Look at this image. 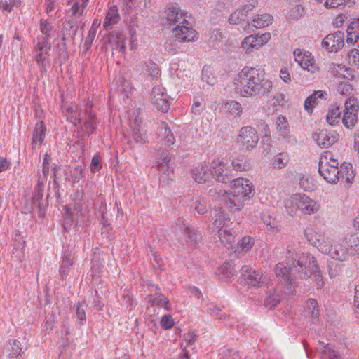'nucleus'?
I'll use <instances>...</instances> for the list:
<instances>
[{"mask_svg":"<svg viewBox=\"0 0 359 359\" xmlns=\"http://www.w3.org/2000/svg\"><path fill=\"white\" fill-rule=\"evenodd\" d=\"M96 32L94 31L93 29H90L88 31V34L86 38L84 46L86 47V50H88L91 46L92 43L95 38Z\"/></svg>","mask_w":359,"mask_h":359,"instance_id":"obj_61","label":"nucleus"},{"mask_svg":"<svg viewBox=\"0 0 359 359\" xmlns=\"http://www.w3.org/2000/svg\"><path fill=\"white\" fill-rule=\"evenodd\" d=\"M351 0H326L325 6L327 8H335L341 5H346Z\"/></svg>","mask_w":359,"mask_h":359,"instance_id":"obj_54","label":"nucleus"},{"mask_svg":"<svg viewBox=\"0 0 359 359\" xmlns=\"http://www.w3.org/2000/svg\"><path fill=\"white\" fill-rule=\"evenodd\" d=\"M291 203L297 209L309 215L314 214L319 209V205L305 194H297L291 197Z\"/></svg>","mask_w":359,"mask_h":359,"instance_id":"obj_9","label":"nucleus"},{"mask_svg":"<svg viewBox=\"0 0 359 359\" xmlns=\"http://www.w3.org/2000/svg\"><path fill=\"white\" fill-rule=\"evenodd\" d=\"M276 124L280 135H281L283 138L286 137L289 131L288 123L286 117L280 115L277 118Z\"/></svg>","mask_w":359,"mask_h":359,"instance_id":"obj_39","label":"nucleus"},{"mask_svg":"<svg viewBox=\"0 0 359 359\" xmlns=\"http://www.w3.org/2000/svg\"><path fill=\"white\" fill-rule=\"evenodd\" d=\"M295 60L305 70L311 74H315L319 71V67L316 64L313 57L310 53H302L299 49L294 51Z\"/></svg>","mask_w":359,"mask_h":359,"instance_id":"obj_14","label":"nucleus"},{"mask_svg":"<svg viewBox=\"0 0 359 359\" xmlns=\"http://www.w3.org/2000/svg\"><path fill=\"white\" fill-rule=\"evenodd\" d=\"M215 215L213 217V225L219 229H225L224 227L227 226L229 217L225 212L220 208L214 210Z\"/></svg>","mask_w":359,"mask_h":359,"instance_id":"obj_29","label":"nucleus"},{"mask_svg":"<svg viewBox=\"0 0 359 359\" xmlns=\"http://www.w3.org/2000/svg\"><path fill=\"white\" fill-rule=\"evenodd\" d=\"M83 177V168L79 165L74 168V172L72 174V181L74 183L78 182Z\"/></svg>","mask_w":359,"mask_h":359,"instance_id":"obj_57","label":"nucleus"},{"mask_svg":"<svg viewBox=\"0 0 359 359\" xmlns=\"http://www.w3.org/2000/svg\"><path fill=\"white\" fill-rule=\"evenodd\" d=\"M358 121V112L344 113L342 123L347 128H352Z\"/></svg>","mask_w":359,"mask_h":359,"instance_id":"obj_41","label":"nucleus"},{"mask_svg":"<svg viewBox=\"0 0 359 359\" xmlns=\"http://www.w3.org/2000/svg\"><path fill=\"white\" fill-rule=\"evenodd\" d=\"M241 276L248 285L259 287L263 283L262 275L250 268L249 266H243L241 269Z\"/></svg>","mask_w":359,"mask_h":359,"instance_id":"obj_16","label":"nucleus"},{"mask_svg":"<svg viewBox=\"0 0 359 359\" xmlns=\"http://www.w3.org/2000/svg\"><path fill=\"white\" fill-rule=\"evenodd\" d=\"M262 219L264 224L268 227L269 230H274L278 228V221L272 217V216L267 213H263L262 215Z\"/></svg>","mask_w":359,"mask_h":359,"instance_id":"obj_46","label":"nucleus"},{"mask_svg":"<svg viewBox=\"0 0 359 359\" xmlns=\"http://www.w3.org/2000/svg\"><path fill=\"white\" fill-rule=\"evenodd\" d=\"M304 233L309 242L316 246L320 252L325 254H328L330 252L332 245L330 241L325 238L324 236L314 232L311 229H306Z\"/></svg>","mask_w":359,"mask_h":359,"instance_id":"obj_12","label":"nucleus"},{"mask_svg":"<svg viewBox=\"0 0 359 359\" xmlns=\"http://www.w3.org/2000/svg\"><path fill=\"white\" fill-rule=\"evenodd\" d=\"M75 262V255L69 250H65L63 256L62 264L60 266V276L62 278L67 276L69 272V268L74 264Z\"/></svg>","mask_w":359,"mask_h":359,"instance_id":"obj_24","label":"nucleus"},{"mask_svg":"<svg viewBox=\"0 0 359 359\" xmlns=\"http://www.w3.org/2000/svg\"><path fill=\"white\" fill-rule=\"evenodd\" d=\"M147 73L153 78H157L160 74L158 65L154 62H149L147 65Z\"/></svg>","mask_w":359,"mask_h":359,"instance_id":"obj_53","label":"nucleus"},{"mask_svg":"<svg viewBox=\"0 0 359 359\" xmlns=\"http://www.w3.org/2000/svg\"><path fill=\"white\" fill-rule=\"evenodd\" d=\"M103 47L107 49V46H110L112 51L117 50L119 53H125L126 52V37L120 32L114 31L106 34L103 38Z\"/></svg>","mask_w":359,"mask_h":359,"instance_id":"obj_10","label":"nucleus"},{"mask_svg":"<svg viewBox=\"0 0 359 359\" xmlns=\"http://www.w3.org/2000/svg\"><path fill=\"white\" fill-rule=\"evenodd\" d=\"M131 135L134 141L140 144L145 143L147 139L143 128L137 130H133Z\"/></svg>","mask_w":359,"mask_h":359,"instance_id":"obj_49","label":"nucleus"},{"mask_svg":"<svg viewBox=\"0 0 359 359\" xmlns=\"http://www.w3.org/2000/svg\"><path fill=\"white\" fill-rule=\"evenodd\" d=\"M189 24H181L172 29L176 40L180 42H191L195 40L196 32Z\"/></svg>","mask_w":359,"mask_h":359,"instance_id":"obj_17","label":"nucleus"},{"mask_svg":"<svg viewBox=\"0 0 359 359\" xmlns=\"http://www.w3.org/2000/svg\"><path fill=\"white\" fill-rule=\"evenodd\" d=\"M158 137L166 147H170L174 144L175 139L170 129L164 122L161 123L158 127Z\"/></svg>","mask_w":359,"mask_h":359,"instance_id":"obj_21","label":"nucleus"},{"mask_svg":"<svg viewBox=\"0 0 359 359\" xmlns=\"http://www.w3.org/2000/svg\"><path fill=\"white\" fill-rule=\"evenodd\" d=\"M221 273L226 278H231L236 274L235 267L231 262L224 263L220 268Z\"/></svg>","mask_w":359,"mask_h":359,"instance_id":"obj_48","label":"nucleus"},{"mask_svg":"<svg viewBox=\"0 0 359 359\" xmlns=\"http://www.w3.org/2000/svg\"><path fill=\"white\" fill-rule=\"evenodd\" d=\"M101 158L98 155H95L93 157L90 168L94 173L97 172L102 168Z\"/></svg>","mask_w":359,"mask_h":359,"instance_id":"obj_55","label":"nucleus"},{"mask_svg":"<svg viewBox=\"0 0 359 359\" xmlns=\"http://www.w3.org/2000/svg\"><path fill=\"white\" fill-rule=\"evenodd\" d=\"M6 351L8 357L11 359H20L22 353L21 343L17 339L10 341L6 346Z\"/></svg>","mask_w":359,"mask_h":359,"instance_id":"obj_26","label":"nucleus"},{"mask_svg":"<svg viewBox=\"0 0 359 359\" xmlns=\"http://www.w3.org/2000/svg\"><path fill=\"white\" fill-rule=\"evenodd\" d=\"M339 137V135L336 131L327 129L318 130L313 134V138L317 144L325 148L336 143Z\"/></svg>","mask_w":359,"mask_h":359,"instance_id":"obj_13","label":"nucleus"},{"mask_svg":"<svg viewBox=\"0 0 359 359\" xmlns=\"http://www.w3.org/2000/svg\"><path fill=\"white\" fill-rule=\"evenodd\" d=\"M120 20V16L118 13V9L116 6H111L106 15L104 22V27L106 29H108L110 26H111L114 24H116Z\"/></svg>","mask_w":359,"mask_h":359,"instance_id":"obj_33","label":"nucleus"},{"mask_svg":"<svg viewBox=\"0 0 359 359\" xmlns=\"http://www.w3.org/2000/svg\"><path fill=\"white\" fill-rule=\"evenodd\" d=\"M238 93L243 97L266 95L273 90V82L259 69L245 66L236 78Z\"/></svg>","mask_w":359,"mask_h":359,"instance_id":"obj_1","label":"nucleus"},{"mask_svg":"<svg viewBox=\"0 0 359 359\" xmlns=\"http://www.w3.org/2000/svg\"><path fill=\"white\" fill-rule=\"evenodd\" d=\"M85 114L87 118L84 122L83 130L86 133L91 134L96 128L95 114L91 111V104L86 105Z\"/></svg>","mask_w":359,"mask_h":359,"instance_id":"obj_25","label":"nucleus"},{"mask_svg":"<svg viewBox=\"0 0 359 359\" xmlns=\"http://www.w3.org/2000/svg\"><path fill=\"white\" fill-rule=\"evenodd\" d=\"M306 311L312 318L318 319L320 316L318 304L316 299H309L306 304Z\"/></svg>","mask_w":359,"mask_h":359,"instance_id":"obj_40","label":"nucleus"},{"mask_svg":"<svg viewBox=\"0 0 359 359\" xmlns=\"http://www.w3.org/2000/svg\"><path fill=\"white\" fill-rule=\"evenodd\" d=\"M52 29L53 27L46 20H41L40 29L41 32L46 35L45 37H47V39L50 36V32Z\"/></svg>","mask_w":359,"mask_h":359,"instance_id":"obj_59","label":"nucleus"},{"mask_svg":"<svg viewBox=\"0 0 359 359\" xmlns=\"http://www.w3.org/2000/svg\"><path fill=\"white\" fill-rule=\"evenodd\" d=\"M150 97L151 103L155 105L158 110L163 112L168 111L170 108V101L168 95L163 87L160 86L154 87L151 90Z\"/></svg>","mask_w":359,"mask_h":359,"instance_id":"obj_11","label":"nucleus"},{"mask_svg":"<svg viewBox=\"0 0 359 359\" xmlns=\"http://www.w3.org/2000/svg\"><path fill=\"white\" fill-rule=\"evenodd\" d=\"M340 271L341 268L338 264L334 262H331L329 264L328 273L331 278H335L337 276H338Z\"/></svg>","mask_w":359,"mask_h":359,"instance_id":"obj_56","label":"nucleus"},{"mask_svg":"<svg viewBox=\"0 0 359 359\" xmlns=\"http://www.w3.org/2000/svg\"><path fill=\"white\" fill-rule=\"evenodd\" d=\"M252 182L244 178H233L231 182V192H225L223 195V201L226 207L232 212L241 210L245 200L250 198L253 189Z\"/></svg>","mask_w":359,"mask_h":359,"instance_id":"obj_2","label":"nucleus"},{"mask_svg":"<svg viewBox=\"0 0 359 359\" xmlns=\"http://www.w3.org/2000/svg\"><path fill=\"white\" fill-rule=\"evenodd\" d=\"M212 175L219 182L228 183L233 181V175L231 171L225 168L224 164L219 163L213 168Z\"/></svg>","mask_w":359,"mask_h":359,"instance_id":"obj_19","label":"nucleus"},{"mask_svg":"<svg viewBox=\"0 0 359 359\" xmlns=\"http://www.w3.org/2000/svg\"><path fill=\"white\" fill-rule=\"evenodd\" d=\"M211 174L206 166L196 167L192 170L193 177L198 183L207 182Z\"/></svg>","mask_w":359,"mask_h":359,"instance_id":"obj_30","label":"nucleus"},{"mask_svg":"<svg viewBox=\"0 0 359 359\" xmlns=\"http://www.w3.org/2000/svg\"><path fill=\"white\" fill-rule=\"evenodd\" d=\"M349 249L347 245L337 244L334 246H332L330 252L328 254L330 255L332 259L340 262L346 261L349 257Z\"/></svg>","mask_w":359,"mask_h":359,"instance_id":"obj_23","label":"nucleus"},{"mask_svg":"<svg viewBox=\"0 0 359 359\" xmlns=\"http://www.w3.org/2000/svg\"><path fill=\"white\" fill-rule=\"evenodd\" d=\"M348 183H352L354 180L355 174L351 163H343L339 169V178Z\"/></svg>","mask_w":359,"mask_h":359,"instance_id":"obj_32","label":"nucleus"},{"mask_svg":"<svg viewBox=\"0 0 359 359\" xmlns=\"http://www.w3.org/2000/svg\"><path fill=\"white\" fill-rule=\"evenodd\" d=\"M77 27L75 26L73 21H65L62 24V39L65 40L66 36H72L75 34Z\"/></svg>","mask_w":359,"mask_h":359,"instance_id":"obj_42","label":"nucleus"},{"mask_svg":"<svg viewBox=\"0 0 359 359\" xmlns=\"http://www.w3.org/2000/svg\"><path fill=\"white\" fill-rule=\"evenodd\" d=\"M51 44L48 42L47 37H43L37 43L36 50L39 52L45 51V54L48 55L50 50Z\"/></svg>","mask_w":359,"mask_h":359,"instance_id":"obj_51","label":"nucleus"},{"mask_svg":"<svg viewBox=\"0 0 359 359\" xmlns=\"http://www.w3.org/2000/svg\"><path fill=\"white\" fill-rule=\"evenodd\" d=\"M359 39V19H354L347 27L348 43L353 44Z\"/></svg>","mask_w":359,"mask_h":359,"instance_id":"obj_28","label":"nucleus"},{"mask_svg":"<svg viewBox=\"0 0 359 359\" xmlns=\"http://www.w3.org/2000/svg\"><path fill=\"white\" fill-rule=\"evenodd\" d=\"M76 314L80 323L83 324L86 321V313L84 309L82 307V304L79 302L76 305Z\"/></svg>","mask_w":359,"mask_h":359,"instance_id":"obj_64","label":"nucleus"},{"mask_svg":"<svg viewBox=\"0 0 359 359\" xmlns=\"http://www.w3.org/2000/svg\"><path fill=\"white\" fill-rule=\"evenodd\" d=\"M177 225H179L180 228L182 226L184 227V231L187 235L191 243L194 244L197 243L201 239V236L196 231L189 226H186L185 220L184 219H179L177 221Z\"/></svg>","mask_w":359,"mask_h":359,"instance_id":"obj_35","label":"nucleus"},{"mask_svg":"<svg viewBox=\"0 0 359 359\" xmlns=\"http://www.w3.org/2000/svg\"><path fill=\"white\" fill-rule=\"evenodd\" d=\"M274 271L276 276L280 278V281L285 285L284 292L287 294H292L297 285L296 278L292 273V266H287L285 263L280 262L276 265Z\"/></svg>","mask_w":359,"mask_h":359,"instance_id":"obj_7","label":"nucleus"},{"mask_svg":"<svg viewBox=\"0 0 359 359\" xmlns=\"http://www.w3.org/2000/svg\"><path fill=\"white\" fill-rule=\"evenodd\" d=\"M344 33L340 31L330 34L323 40L322 46L329 52L336 53L344 46Z\"/></svg>","mask_w":359,"mask_h":359,"instance_id":"obj_15","label":"nucleus"},{"mask_svg":"<svg viewBox=\"0 0 359 359\" xmlns=\"http://www.w3.org/2000/svg\"><path fill=\"white\" fill-rule=\"evenodd\" d=\"M327 93L325 91H316L306 98L304 102V108L308 112L312 111L313 106L318 98L325 99Z\"/></svg>","mask_w":359,"mask_h":359,"instance_id":"obj_34","label":"nucleus"},{"mask_svg":"<svg viewBox=\"0 0 359 359\" xmlns=\"http://www.w3.org/2000/svg\"><path fill=\"white\" fill-rule=\"evenodd\" d=\"M232 166L236 171L247 170L250 168V164L243 162V159L235 158L232 160Z\"/></svg>","mask_w":359,"mask_h":359,"instance_id":"obj_50","label":"nucleus"},{"mask_svg":"<svg viewBox=\"0 0 359 359\" xmlns=\"http://www.w3.org/2000/svg\"><path fill=\"white\" fill-rule=\"evenodd\" d=\"M337 160L332 158L330 153L322 155L319 161V173L329 183L336 184L339 180Z\"/></svg>","mask_w":359,"mask_h":359,"instance_id":"obj_5","label":"nucleus"},{"mask_svg":"<svg viewBox=\"0 0 359 359\" xmlns=\"http://www.w3.org/2000/svg\"><path fill=\"white\" fill-rule=\"evenodd\" d=\"M259 135L257 130L250 126L243 127L241 129L238 137V142L241 149L252 150L257 145Z\"/></svg>","mask_w":359,"mask_h":359,"instance_id":"obj_8","label":"nucleus"},{"mask_svg":"<svg viewBox=\"0 0 359 359\" xmlns=\"http://www.w3.org/2000/svg\"><path fill=\"white\" fill-rule=\"evenodd\" d=\"M49 173V165H43L42 174H40L37 183L34 187V194L31 198L32 210H37L41 217L44 215L45 210L48 205L49 194L45 199L43 197L45 183L47 180V175Z\"/></svg>","mask_w":359,"mask_h":359,"instance_id":"obj_4","label":"nucleus"},{"mask_svg":"<svg viewBox=\"0 0 359 359\" xmlns=\"http://www.w3.org/2000/svg\"><path fill=\"white\" fill-rule=\"evenodd\" d=\"M227 107L233 113L240 114L242 111V107L240 103L236 101H231L226 104Z\"/></svg>","mask_w":359,"mask_h":359,"instance_id":"obj_63","label":"nucleus"},{"mask_svg":"<svg viewBox=\"0 0 359 359\" xmlns=\"http://www.w3.org/2000/svg\"><path fill=\"white\" fill-rule=\"evenodd\" d=\"M164 13L165 23L172 29L181 24H188L187 13L182 10L178 4L175 2L167 4Z\"/></svg>","mask_w":359,"mask_h":359,"instance_id":"obj_6","label":"nucleus"},{"mask_svg":"<svg viewBox=\"0 0 359 359\" xmlns=\"http://www.w3.org/2000/svg\"><path fill=\"white\" fill-rule=\"evenodd\" d=\"M46 128L43 121L37 126L33 133V141L32 144L41 145L43 142L45 137Z\"/></svg>","mask_w":359,"mask_h":359,"instance_id":"obj_37","label":"nucleus"},{"mask_svg":"<svg viewBox=\"0 0 359 359\" xmlns=\"http://www.w3.org/2000/svg\"><path fill=\"white\" fill-rule=\"evenodd\" d=\"M341 114L339 106L337 104L331 105L326 116L327 123L331 126L339 123L341 119Z\"/></svg>","mask_w":359,"mask_h":359,"instance_id":"obj_31","label":"nucleus"},{"mask_svg":"<svg viewBox=\"0 0 359 359\" xmlns=\"http://www.w3.org/2000/svg\"><path fill=\"white\" fill-rule=\"evenodd\" d=\"M148 303L149 304V306H148L147 310L151 316L152 314H155V306L164 308L165 309H169V301L168 298L160 294H155L149 296Z\"/></svg>","mask_w":359,"mask_h":359,"instance_id":"obj_18","label":"nucleus"},{"mask_svg":"<svg viewBox=\"0 0 359 359\" xmlns=\"http://www.w3.org/2000/svg\"><path fill=\"white\" fill-rule=\"evenodd\" d=\"M289 163V156L287 154L279 153L274 158L273 165L275 168L282 169Z\"/></svg>","mask_w":359,"mask_h":359,"instance_id":"obj_44","label":"nucleus"},{"mask_svg":"<svg viewBox=\"0 0 359 359\" xmlns=\"http://www.w3.org/2000/svg\"><path fill=\"white\" fill-rule=\"evenodd\" d=\"M218 236L220 241L224 245L226 246L227 248L232 247L233 243L235 241V237L233 236L231 232L227 229H219Z\"/></svg>","mask_w":359,"mask_h":359,"instance_id":"obj_36","label":"nucleus"},{"mask_svg":"<svg viewBox=\"0 0 359 359\" xmlns=\"http://www.w3.org/2000/svg\"><path fill=\"white\" fill-rule=\"evenodd\" d=\"M161 325L165 329H170L174 325V320L170 315H164L161 320Z\"/></svg>","mask_w":359,"mask_h":359,"instance_id":"obj_58","label":"nucleus"},{"mask_svg":"<svg viewBox=\"0 0 359 359\" xmlns=\"http://www.w3.org/2000/svg\"><path fill=\"white\" fill-rule=\"evenodd\" d=\"M359 109L358 101L357 99L353 97H349L346 99L344 103V113L358 112Z\"/></svg>","mask_w":359,"mask_h":359,"instance_id":"obj_45","label":"nucleus"},{"mask_svg":"<svg viewBox=\"0 0 359 359\" xmlns=\"http://www.w3.org/2000/svg\"><path fill=\"white\" fill-rule=\"evenodd\" d=\"M305 13L304 8L301 5H297L291 11V16L293 18L297 19L302 17Z\"/></svg>","mask_w":359,"mask_h":359,"instance_id":"obj_62","label":"nucleus"},{"mask_svg":"<svg viewBox=\"0 0 359 359\" xmlns=\"http://www.w3.org/2000/svg\"><path fill=\"white\" fill-rule=\"evenodd\" d=\"M191 206L200 215L205 214L210 208L208 200L202 196H194Z\"/></svg>","mask_w":359,"mask_h":359,"instance_id":"obj_27","label":"nucleus"},{"mask_svg":"<svg viewBox=\"0 0 359 359\" xmlns=\"http://www.w3.org/2000/svg\"><path fill=\"white\" fill-rule=\"evenodd\" d=\"M294 260L297 264V273L302 280H306L311 276H314L317 287L321 289L324 286L322 273L316 257L311 254H298Z\"/></svg>","mask_w":359,"mask_h":359,"instance_id":"obj_3","label":"nucleus"},{"mask_svg":"<svg viewBox=\"0 0 359 359\" xmlns=\"http://www.w3.org/2000/svg\"><path fill=\"white\" fill-rule=\"evenodd\" d=\"M257 46H261L258 35H250L245 37L242 42V47L246 53L251 51L252 48Z\"/></svg>","mask_w":359,"mask_h":359,"instance_id":"obj_38","label":"nucleus"},{"mask_svg":"<svg viewBox=\"0 0 359 359\" xmlns=\"http://www.w3.org/2000/svg\"><path fill=\"white\" fill-rule=\"evenodd\" d=\"M253 6L252 4H246L238 8L231 13L229 18V22L232 25H238L241 21H244L248 17Z\"/></svg>","mask_w":359,"mask_h":359,"instance_id":"obj_20","label":"nucleus"},{"mask_svg":"<svg viewBox=\"0 0 359 359\" xmlns=\"http://www.w3.org/2000/svg\"><path fill=\"white\" fill-rule=\"evenodd\" d=\"M273 18L266 13H259L252 17V26L256 29H262L272 24Z\"/></svg>","mask_w":359,"mask_h":359,"instance_id":"obj_22","label":"nucleus"},{"mask_svg":"<svg viewBox=\"0 0 359 359\" xmlns=\"http://www.w3.org/2000/svg\"><path fill=\"white\" fill-rule=\"evenodd\" d=\"M324 349L323 350V357L327 359H342L341 356L335 352L334 350H332L327 346H323Z\"/></svg>","mask_w":359,"mask_h":359,"instance_id":"obj_52","label":"nucleus"},{"mask_svg":"<svg viewBox=\"0 0 359 359\" xmlns=\"http://www.w3.org/2000/svg\"><path fill=\"white\" fill-rule=\"evenodd\" d=\"M349 62L359 67V50L358 49H352L348 53Z\"/></svg>","mask_w":359,"mask_h":359,"instance_id":"obj_60","label":"nucleus"},{"mask_svg":"<svg viewBox=\"0 0 359 359\" xmlns=\"http://www.w3.org/2000/svg\"><path fill=\"white\" fill-rule=\"evenodd\" d=\"M281 299L277 292H273L268 295L265 300V306L269 309H272L280 303Z\"/></svg>","mask_w":359,"mask_h":359,"instance_id":"obj_47","label":"nucleus"},{"mask_svg":"<svg viewBox=\"0 0 359 359\" xmlns=\"http://www.w3.org/2000/svg\"><path fill=\"white\" fill-rule=\"evenodd\" d=\"M255 241L253 238L250 236L243 237L238 243L237 250L238 252H248L254 245Z\"/></svg>","mask_w":359,"mask_h":359,"instance_id":"obj_43","label":"nucleus"}]
</instances>
